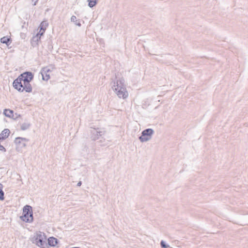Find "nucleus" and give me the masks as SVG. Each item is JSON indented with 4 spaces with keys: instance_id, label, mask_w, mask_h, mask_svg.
<instances>
[{
    "instance_id": "f257e3e1",
    "label": "nucleus",
    "mask_w": 248,
    "mask_h": 248,
    "mask_svg": "<svg viewBox=\"0 0 248 248\" xmlns=\"http://www.w3.org/2000/svg\"><path fill=\"white\" fill-rule=\"evenodd\" d=\"M33 77V76L31 73L25 72L14 81L13 86L19 92L30 93L32 91L30 82Z\"/></svg>"
},
{
    "instance_id": "f03ea898",
    "label": "nucleus",
    "mask_w": 248,
    "mask_h": 248,
    "mask_svg": "<svg viewBox=\"0 0 248 248\" xmlns=\"http://www.w3.org/2000/svg\"><path fill=\"white\" fill-rule=\"evenodd\" d=\"M21 219L26 222H31L33 220L32 211L31 206L26 205L24 207Z\"/></svg>"
},
{
    "instance_id": "7ed1b4c3",
    "label": "nucleus",
    "mask_w": 248,
    "mask_h": 248,
    "mask_svg": "<svg viewBox=\"0 0 248 248\" xmlns=\"http://www.w3.org/2000/svg\"><path fill=\"white\" fill-rule=\"evenodd\" d=\"M48 26V24L46 22H42L40 26H39V31L38 33L36 34L35 36L33 37L34 39H35L37 41H38L40 40L41 37L45 33L46 28Z\"/></svg>"
},
{
    "instance_id": "20e7f679",
    "label": "nucleus",
    "mask_w": 248,
    "mask_h": 248,
    "mask_svg": "<svg viewBox=\"0 0 248 248\" xmlns=\"http://www.w3.org/2000/svg\"><path fill=\"white\" fill-rule=\"evenodd\" d=\"M153 133V131L151 129H147L144 130L142 133L141 136L140 138V141L144 142L150 140Z\"/></svg>"
},
{
    "instance_id": "39448f33",
    "label": "nucleus",
    "mask_w": 248,
    "mask_h": 248,
    "mask_svg": "<svg viewBox=\"0 0 248 248\" xmlns=\"http://www.w3.org/2000/svg\"><path fill=\"white\" fill-rule=\"evenodd\" d=\"M115 89L116 91H117V94L119 97L124 99L128 96V93L124 87L117 85V88Z\"/></svg>"
},
{
    "instance_id": "423d86ee",
    "label": "nucleus",
    "mask_w": 248,
    "mask_h": 248,
    "mask_svg": "<svg viewBox=\"0 0 248 248\" xmlns=\"http://www.w3.org/2000/svg\"><path fill=\"white\" fill-rule=\"evenodd\" d=\"M46 236L44 233L38 234L35 238L36 245L39 247H43V242L46 240Z\"/></svg>"
},
{
    "instance_id": "0eeeda50",
    "label": "nucleus",
    "mask_w": 248,
    "mask_h": 248,
    "mask_svg": "<svg viewBox=\"0 0 248 248\" xmlns=\"http://www.w3.org/2000/svg\"><path fill=\"white\" fill-rule=\"evenodd\" d=\"M51 71L47 67H44L41 71L42 79L44 80H48L50 78Z\"/></svg>"
},
{
    "instance_id": "6e6552de",
    "label": "nucleus",
    "mask_w": 248,
    "mask_h": 248,
    "mask_svg": "<svg viewBox=\"0 0 248 248\" xmlns=\"http://www.w3.org/2000/svg\"><path fill=\"white\" fill-rule=\"evenodd\" d=\"M10 133V130L8 129H4L0 134V139L4 140L7 138Z\"/></svg>"
},
{
    "instance_id": "1a4fd4ad",
    "label": "nucleus",
    "mask_w": 248,
    "mask_h": 248,
    "mask_svg": "<svg viewBox=\"0 0 248 248\" xmlns=\"http://www.w3.org/2000/svg\"><path fill=\"white\" fill-rule=\"evenodd\" d=\"M48 244L51 247H55L58 244V240L55 237H50L48 239Z\"/></svg>"
},
{
    "instance_id": "9d476101",
    "label": "nucleus",
    "mask_w": 248,
    "mask_h": 248,
    "mask_svg": "<svg viewBox=\"0 0 248 248\" xmlns=\"http://www.w3.org/2000/svg\"><path fill=\"white\" fill-rule=\"evenodd\" d=\"M4 114L5 116L9 117H11L14 116L13 111L9 109H5L4 111Z\"/></svg>"
},
{
    "instance_id": "9b49d317",
    "label": "nucleus",
    "mask_w": 248,
    "mask_h": 248,
    "mask_svg": "<svg viewBox=\"0 0 248 248\" xmlns=\"http://www.w3.org/2000/svg\"><path fill=\"white\" fill-rule=\"evenodd\" d=\"M9 41H10V38L7 37V36L3 37L0 39L1 43H3V44H6L7 45H8Z\"/></svg>"
},
{
    "instance_id": "f8f14e48",
    "label": "nucleus",
    "mask_w": 248,
    "mask_h": 248,
    "mask_svg": "<svg viewBox=\"0 0 248 248\" xmlns=\"http://www.w3.org/2000/svg\"><path fill=\"white\" fill-rule=\"evenodd\" d=\"M3 185L0 184V200H4V192L2 191Z\"/></svg>"
},
{
    "instance_id": "ddd939ff",
    "label": "nucleus",
    "mask_w": 248,
    "mask_h": 248,
    "mask_svg": "<svg viewBox=\"0 0 248 248\" xmlns=\"http://www.w3.org/2000/svg\"><path fill=\"white\" fill-rule=\"evenodd\" d=\"M89 2V6L90 7H93L96 4V0H88Z\"/></svg>"
},
{
    "instance_id": "4468645a",
    "label": "nucleus",
    "mask_w": 248,
    "mask_h": 248,
    "mask_svg": "<svg viewBox=\"0 0 248 248\" xmlns=\"http://www.w3.org/2000/svg\"><path fill=\"white\" fill-rule=\"evenodd\" d=\"M161 245L162 247L163 248H167V247L164 244V243L163 241H162L161 242Z\"/></svg>"
},
{
    "instance_id": "2eb2a0df",
    "label": "nucleus",
    "mask_w": 248,
    "mask_h": 248,
    "mask_svg": "<svg viewBox=\"0 0 248 248\" xmlns=\"http://www.w3.org/2000/svg\"><path fill=\"white\" fill-rule=\"evenodd\" d=\"M20 139H21V138H16V140H15V141H16V143L19 142V140Z\"/></svg>"
},
{
    "instance_id": "dca6fc26",
    "label": "nucleus",
    "mask_w": 248,
    "mask_h": 248,
    "mask_svg": "<svg viewBox=\"0 0 248 248\" xmlns=\"http://www.w3.org/2000/svg\"><path fill=\"white\" fill-rule=\"evenodd\" d=\"M32 2H33V5H35L37 2L38 0H32Z\"/></svg>"
},
{
    "instance_id": "f3484780",
    "label": "nucleus",
    "mask_w": 248,
    "mask_h": 248,
    "mask_svg": "<svg viewBox=\"0 0 248 248\" xmlns=\"http://www.w3.org/2000/svg\"><path fill=\"white\" fill-rule=\"evenodd\" d=\"M76 18V17L75 16H73L71 18L72 19L75 20V19Z\"/></svg>"
},
{
    "instance_id": "a211bd4d",
    "label": "nucleus",
    "mask_w": 248,
    "mask_h": 248,
    "mask_svg": "<svg viewBox=\"0 0 248 248\" xmlns=\"http://www.w3.org/2000/svg\"><path fill=\"white\" fill-rule=\"evenodd\" d=\"M80 185H81V183H80V182H79V183H78V186H80Z\"/></svg>"
}]
</instances>
